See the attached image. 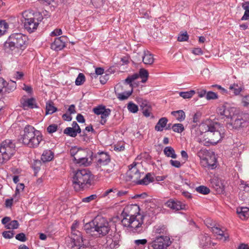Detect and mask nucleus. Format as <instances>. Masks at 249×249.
Masks as SVG:
<instances>
[{
    "instance_id": "nucleus-45",
    "label": "nucleus",
    "mask_w": 249,
    "mask_h": 249,
    "mask_svg": "<svg viewBox=\"0 0 249 249\" xmlns=\"http://www.w3.org/2000/svg\"><path fill=\"white\" fill-rule=\"evenodd\" d=\"M85 75L83 73H80L78 74L77 77L76 78L75 83L76 85L80 86V85H82L84 83V82H85Z\"/></svg>"
},
{
    "instance_id": "nucleus-4",
    "label": "nucleus",
    "mask_w": 249,
    "mask_h": 249,
    "mask_svg": "<svg viewBox=\"0 0 249 249\" xmlns=\"http://www.w3.org/2000/svg\"><path fill=\"white\" fill-rule=\"evenodd\" d=\"M24 29L31 33L36 30L39 22L43 17L39 12H33L32 10L25 11L22 13Z\"/></svg>"
},
{
    "instance_id": "nucleus-41",
    "label": "nucleus",
    "mask_w": 249,
    "mask_h": 249,
    "mask_svg": "<svg viewBox=\"0 0 249 249\" xmlns=\"http://www.w3.org/2000/svg\"><path fill=\"white\" fill-rule=\"evenodd\" d=\"M8 28V24L4 20L0 21V36L3 35Z\"/></svg>"
},
{
    "instance_id": "nucleus-37",
    "label": "nucleus",
    "mask_w": 249,
    "mask_h": 249,
    "mask_svg": "<svg viewBox=\"0 0 249 249\" xmlns=\"http://www.w3.org/2000/svg\"><path fill=\"white\" fill-rule=\"evenodd\" d=\"M148 71L144 69H141L139 71V76L142 78V82L144 83L146 82L148 77Z\"/></svg>"
},
{
    "instance_id": "nucleus-1",
    "label": "nucleus",
    "mask_w": 249,
    "mask_h": 249,
    "mask_svg": "<svg viewBox=\"0 0 249 249\" xmlns=\"http://www.w3.org/2000/svg\"><path fill=\"white\" fill-rule=\"evenodd\" d=\"M137 211H139V207L137 205L126 206L121 213V222L124 226L129 228L133 232L139 233L143 231L144 216Z\"/></svg>"
},
{
    "instance_id": "nucleus-3",
    "label": "nucleus",
    "mask_w": 249,
    "mask_h": 249,
    "mask_svg": "<svg viewBox=\"0 0 249 249\" xmlns=\"http://www.w3.org/2000/svg\"><path fill=\"white\" fill-rule=\"evenodd\" d=\"M84 230L91 235L105 236L110 230L107 221L101 216H96L92 221L84 225Z\"/></svg>"
},
{
    "instance_id": "nucleus-32",
    "label": "nucleus",
    "mask_w": 249,
    "mask_h": 249,
    "mask_svg": "<svg viewBox=\"0 0 249 249\" xmlns=\"http://www.w3.org/2000/svg\"><path fill=\"white\" fill-rule=\"evenodd\" d=\"M171 114L173 115L176 118V119L180 122H181L185 119V114L184 112L182 110L172 111Z\"/></svg>"
},
{
    "instance_id": "nucleus-17",
    "label": "nucleus",
    "mask_w": 249,
    "mask_h": 249,
    "mask_svg": "<svg viewBox=\"0 0 249 249\" xmlns=\"http://www.w3.org/2000/svg\"><path fill=\"white\" fill-rule=\"evenodd\" d=\"M63 38V36L56 38L51 44L52 49L55 51H60L63 49L65 46V41L62 39Z\"/></svg>"
},
{
    "instance_id": "nucleus-44",
    "label": "nucleus",
    "mask_w": 249,
    "mask_h": 249,
    "mask_svg": "<svg viewBox=\"0 0 249 249\" xmlns=\"http://www.w3.org/2000/svg\"><path fill=\"white\" fill-rule=\"evenodd\" d=\"M19 226L18 222L17 220H13L10 221L7 225L5 226L7 229H17Z\"/></svg>"
},
{
    "instance_id": "nucleus-35",
    "label": "nucleus",
    "mask_w": 249,
    "mask_h": 249,
    "mask_svg": "<svg viewBox=\"0 0 249 249\" xmlns=\"http://www.w3.org/2000/svg\"><path fill=\"white\" fill-rule=\"evenodd\" d=\"M132 91L133 90L131 89L127 91L119 93L117 94V98L121 101L126 100L131 95Z\"/></svg>"
},
{
    "instance_id": "nucleus-29",
    "label": "nucleus",
    "mask_w": 249,
    "mask_h": 249,
    "mask_svg": "<svg viewBox=\"0 0 249 249\" xmlns=\"http://www.w3.org/2000/svg\"><path fill=\"white\" fill-rule=\"evenodd\" d=\"M53 158V153L51 150L44 151L41 156V160L43 162L51 161Z\"/></svg>"
},
{
    "instance_id": "nucleus-22",
    "label": "nucleus",
    "mask_w": 249,
    "mask_h": 249,
    "mask_svg": "<svg viewBox=\"0 0 249 249\" xmlns=\"http://www.w3.org/2000/svg\"><path fill=\"white\" fill-rule=\"evenodd\" d=\"M236 213L242 219H247L249 217V208L248 207L237 208Z\"/></svg>"
},
{
    "instance_id": "nucleus-14",
    "label": "nucleus",
    "mask_w": 249,
    "mask_h": 249,
    "mask_svg": "<svg viewBox=\"0 0 249 249\" xmlns=\"http://www.w3.org/2000/svg\"><path fill=\"white\" fill-rule=\"evenodd\" d=\"M95 158L97 164L101 167L106 166L110 162V156L106 152H98Z\"/></svg>"
},
{
    "instance_id": "nucleus-23",
    "label": "nucleus",
    "mask_w": 249,
    "mask_h": 249,
    "mask_svg": "<svg viewBox=\"0 0 249 249\" xmlns=\"http://www.w3.org/2000/svg\"><path fill=\"white\" fill-rule=\"evenodd\" d=\"M142 61L145 65H151L154 62L153 55L150 53L148 51H144L143 55L142 56Z\"/></svg>"
},
{
    "instance_id": "nucleus-46",
    "label": "nucleus",
    "mask_w": 249,
    "mask_h": 249,
    "mask_svg": "<svg viewBox=\"0 0 249 249\" xmlns=\"http://www.w3.org/2000/svg\"><path fill=\"white\" fill-rule=\"evenodd\" d=\"M106 109V107L103 105H99L93 108V112L96 115H101Z\"/></svg>"
},
{
    "instance_id": "nucleus-50",
    "label": "nucleus",
    "mask_w": 249,
    "mask_h": 249,
    "mask_svg": "<svg viewBox=\"0 0 249 249\" xmlns=\"http://www.w3.org/2000/svg\"><path fill=\"white\" fill-rule=\"evenodd\" d=\"M75 162L80 165H83L86 166H88L89 164V163L88 162V159L87 156L82 158Z\"/></svg>"
},
{
    "instance_id": "nucleus-64",
    "label": "nucleus",
    "mask_w": 249,
    "mask_h": 249,
    "mask_svg": "<svg viewBox=\"0 0 249 249\" xmlns=\"http://www.w3.org/2000/svg\"><path fill=\"white\" fill-rule=\"evenodd\" d=\"M170 163L172 165V166L176 168H179L181 166V163L180 161L178 160H170Z\"/></svg>"
},
{
    "instance_id": "nucleus-54",
    "label": "nucleus",
    "mask_w": 249,
    "mask_h": 249,
    "mask_svg": "<svg viewBox=\"0 0 249 249\" xmlns=\"http://www.w3.org/2000/svg\"><path fill=\"white\" fill-rule=\"evenodd\" d=\"M14 235L13 231H4L2 232V235L5 238L10 239L13 237Z\"/></svg>"
},
{
    "instance_id": "nucleus-30",
    "label": "nucleus",
    "mask_w": 249,
    "mask_h": 249,
    "mask_svg": "<svg viewBox=\"0 0 249 249\" xmlns=\"http://www.w3.org/2000/svg\"><path fill=\"white\" fill-rule=\"evenodd\" d=\"M163 152L167 157H171L173 159H176L177 157V155L176 154L174 148L171 146L165 147L163 150Z\"/></svg>"
},
{
    "instance_id": "nucleus-13",
    "label": "nucleus",
    "mask_w": 249,
    "mask_h": 249,
    "mask_svg": "<svg viewBox=\"0 0 249 249\" xmlns=\"http://www.w3.org/2000/svg\"><path fill=\"white\" fill-rule=\"evenodd\" d=\"M231 119L232 122L227 124V127L230 129L239 128L246 121L241 115L232 116Z\"/></svg>"
},
{
    "instance_id": "nucleus-2",
    "label": "nucleus",
    "mask_w": 249,
    "mask_h": 249,
    "mask_svg": "<svg viewBox=\"0 0 249 249\" xmlns=\"http://www.w3.org/2000/svg\"><path fill=\"white\" fill-rule=\"evenodd\" d=\"M204 131L202 134L203 140L198 138L197 141L208 145L217 144L225 136V129L219 123L213 122L209 124H203L200 126V131Z\"/></svg>"
},
{
    "instance_id": "nucleus-33",
    "label": "nucleus",
    "mask_w": 249,
    "mask_h": 249,
    "mask_svg": "<svg viewBox=\"0 0 249 249\" xmlns=\"http://www.w3.org/2000/svg\"><path fill=\"white\" fill-rule=\"evenodd\" d=\"M80 133V132L74 129L73 128H71V127H67L64 130V134L71 137H75L77 134Z\"/></svg>"
},
{
    "instance_id": "nucleus-56",
    "label": "nucleus",
    "mask_w": 249,
    "mask_h": 249,
    "mask_svg": "<svg viewBox=\"0 0 249 249\" xmlns=\"http://www.w3.org/2000/svg\"><path fill=\"white\" fill-rule=\"evenodd\" d=\"M97 198L96 195H91L88 197L83 198L82 199V202L85 203H89L90 201L95 199Z\"/></svg>"
},
{
    "instance_id": "nucleus-38",
    "label": "nucleus",
    "mask_w": 249,
    "mask_h": 249,
    "mask_svg": "<svg viewBox=\"0 0 249 249\" xmlns=\"http://www.w3.org/2000/svg\"><path fill=\"white\" fill-rule=\"evenodd\" d=\"M196 190L199 193L202 194L203 195H207L210 192L209 188H208V187H207L205 186H203V185H201V186H199L196 187Z\"/></svg>"
},
{
    "instance_id": "nucleus-25",
    "label": "nucleus",
    "mask_w": 249,
    "mask_h": 249,
    "mask_svg": "<svg viewBox=\"0 0 249 249\" xmlns=\"http://www.w3.org/2000/svg\"><path fill=\"white\" fill-rule=\"evenodd\" d=\"M230 110L231 109L230 108L222 106L218 108L217 112L220 115L225 116L227 118H231L232 115Z\"/></svg>"
},
{
    "instance_id": "nucleus-60",
    "label": "nucleus",
    "mask_w": 249,
    "mask_h": 249,
    "mask_svg": "<svg viewBox=\"0 0 249 249\" xmlns=\"http://www.w3.org/2000/svg\"><path fill=\"white\" fill-rule=\"evenodd\" d=\"M147 242L146 239H137L134 241V243L136 245L139 246L140 245L144 246Z\"/></svg>"
},
{
    "instance_id": "nucleus-57",
    "label": "nucleus",
    "mask_w": 249,
    "mask_h": 249,
    "mask_svg": "<svg viewBox=\"0 0 249 249\" xmlns=\"http://www.w3.org/2000/svg\"><path fill=\"white\" fill-rule=\"evenodd\" d=\"M16 239L21 242H25L27 240L25 234L22 232L17 234Z\"/></svg>"
},
{
    "instance_id": "nucleus-7",
    "label": "nucleus",
    "mask_w": 249,
    "mask_h": 249,
    "mask_svg": "<svg viewBox=\"0 0 249 249\" xmlns=\"http://www.w3.org/2000/svg\"><path fill=\"white\" fill-rule=\"evenodd\" d=\"M171 244L170 238L168 236L159 235L155 237L151 242L149 243V248L153 249H165Z\"/></svg>"
},
{
    "instance_id": "nucleus-59",
    "label": "nucleus",
    "mask_w": 249,
    "mask_h": 249,
    "mask_svg": "<svg viewBox=\"0 0 249 249\" xmlns=\"http://www.w3.org/2000/svg\"><path fill=\"white\" fill-rule=\"evenodd\" d=\"M205 223L208 228H210L211 230L216 225V223L213 222L210 219H207L205 221Z\"/></svg>"
},
{
    "instance_id": "nucleus-8",
    "label": "nucleus",
    "mask_w": 249,
    "mask_h": 249,
    "mask_svg": "<svg viewBox=\"0 0 249 249\" xmlns=\"http://www.w3.org/2000/svg\"><path fill=\"white\" fill-rule=\"evenodd\" d=\"M138 164L133 162L130 165L129 170L126 173V180L135 183H137L141 177V173L140 172L137 167Z\"/></svg>"
},
{
    "instance_id": "nucleus-12",
    "label": "nucleus",
    "mask_w": 249,
    "mask_h": 249,
    "mask_svg": "<svg viewBox=\"0 0 249 249\" xmlns=\"http://www.w3.org/2000/svg\"><path fill=\"white\" fill-rule=\"evenodd\" d=\"M42 141V136L40 131H37L36 134L32 136L28 141L24 144L30 148H36L38 146L40 142Z\"/></svg>"
},
{
    "instance_id": "nucleus-34",
    "label": "nucleus",
    "mask_w": 249,
    "mask_h": 249,
    "mask_svg": "<svg viewBox=\"0 0 249 249\" xmlns=\"http://www.w3.org/2000/svg\"><path fill=\"white\" fill-rule=\"evenodd\" d=\"M178 93L179 96L183 99H189L195 95L196 92L194 90H191L187 91H180Z\"/></svg>"
},
{
    "instance_id": "nucleus-58",
    "label": "nucleus",
    "mask_w": 249,
    "mask_h": 249,
    "mask_svg": "<svg viewBox=\"0 0 249 249\" xmlns=\"http://www.w3.org/2000/svg\"><path fill=\"white\" fill-rule=\"evenodd\" d=\"M41 162L40 161L36 160L33 164V168L35 171V173H36L40 170Z\"/></svg>"
},
{
    "instance_id": "nucleus-36",
    "label": "nucleus",
    "mask_w": 249,
    "mask_h": 249,
    "mask_svg": "<svg viewBox=\"0 0 249 249\" xmlns=\"http://www.w3.org/2000/svg\"><path fill=\"white\" fill-rule=\"evenodd\" d=\"M111 113V110L109 108H106L104 112L101 114L100 123L104 124L107 122V118L109 116Z\"/></svg>"
},
{
    "instance_id": "nucleus-39",
    "label": "nucleus",
    "mask_w": 249,
    "mask_h": 249,
    "mask_svg": "<svg viewBox=\"0 0 249 249\" xmlns=\"http://www.w3.org/2000/svg\"><path fill=\"white\" fill-rule=\"evenodd\" d=\"M211 231L215 234L221 236H224V231L220 228L219 225L217 224H216V226L213 227Z\"/></svg>"
},
{
    "instance_id": "nucleus-61",
    "label": "nucleus",
    "mask_w": 249,
    "mask_h": 249,
    "mask_svg": "<svg viewBox=\"0 0 249 249\" xmlns=\"http://www.w3.org/2000/svg\"><path fill=\"white\" fill-rule=\"evenodd\" d=\"M241 188H243L244 191L246 192H249V182H244L243 181L241 182Z\"/></svg>"
},
{
    "instance_id": "nucleus-40",
    "label": "nucleus",
    "mask_w": 249,
    "mask_h": 249,
    "mask_svg": "<svg viewBox=\"0 0 249 249\" xmlns=\"http://www.w3.org/2000/svg\"><path fill=\"white\" fill-rule=\"evenodd\" d=\"M127 109L129 112L135 113L138 111V107L132 102H130L127 104Z\"/></svg>"
},
{
    "instance_id": "nucleus-15",
    "label": "nucleus",
    "mask_w": 249,
    "mask_h": 249,
    "mask_svg": "<svg viewBox=\"0 0 249 249\" xmlns=\"http://www.w3.org/2000/svg\"><path fill=\"white\" fill-rule=\"evenodd\" d=\"M138 77L139 75L137 73H135L131 76H129L125 80H123L121 83L117 84L116 86L115 89H117V91H119L120 89H122L123 87L128 86L130 89H132V82Z\"/></svg>"
},
{
    "instance_id": "nucleus-18",
    "label": "nucleus",
    "mask_w": 249,
    "mask_h": 249,
    "mask_svg": "<svg viewBox=\"0 0 249 249\" xmlns=\"http://www.w3.org/2000/svg\"><path fill=\"white\" fill-rule=\"evenodd\" d=\"M153 235L157 237L159 235L167 236V230L165 226L163 225L155 226L153 230Z\"/></svg>"
},
{
    "instance_id": "nucleus-52",
    "label": "nucleus",
    "mask_w": 249,
    "mask_h": 249,
    "mask_svg": "<svg viewBox=\"0 0 249 249\" xmlns=\"http://www.w3.org/2000/svg\"><path fill=\"white\" fill-rule=\"evenodd\" d=\"M189 38V36L186 32L180 34L178 38V41H187Z\"/></svg>"
},
{
    "instance_id": "nucleus-24",
    "label": "nucleus",
    "mask_w": 249,
    "mask_h": 249,
    "mask_svg": "<svg viewBox=\"0 0 249 249\" xmlns=\"http://www.w3.org/2000/svg\"><path fill=\"white\" fill-rule=\"evenodd\" d=\"M199 244L202 248H207L211 245L210 237L208 234H201L199 236Z\"/></svg>"
},
{
    "instance_id": "nucleus-16",
    "label": "nucleus",
    "mask_w": 249,
    "mask_h": 249,
    "mask_svg": "<svg viewBox=\"0 0 249 249\" xmlns=\"http://www.w3.org/2000/svg\"><path fill=\"white\" fill-rule=\"evenodd\" d=\"M165 205L175 211L183 210L185 207V205L182 204L180 201L172 199H170L168 200L165 203Z\"/></svg>"
},
{
    "instance_id": "nucleus-21",
    "label": "nucleus",
    "mask_w": 249,
    "mask_h": 249,
    "mask_svg": "<svg viewBox=\"0 0 249 249\" xmlns=\"http://www.w3.org/2000/svg\"><path fill=\"white\" fill-rule=\"evenodd\" d=\"M209 152L205 149H201L197 152V156L201 160L204 161H206L208 166H213V163L211 164L208 161Z\"/></svg>"
},
{
    "instance_id": "nucleus-11",
    "label": "nucleus",
    "mask_w": 249,
    "mask_h": 249,
    "mask_svg": "<svg viewBox=\"0 0 249 249\" xmlns=\"http://www.w3.org/2000/svg\"><path fill=\"white\" fill-rule=\"evenodd\" d=\"M1 148H3L5 153H7L10 157L13 156L16 152L15 144L11 140H6L2 142L0 145Z\"/></svg>"
},
{
    "instance_id": "nucleus-5",
    "label": "nucleus",
    "mask_w": 249,
    "mask_h": 249,
    "mask_svg": "<svg viewBox=\"0 0 249 249\" xmlns=\"http://www.w3.org/2000/svg\"><path fill=\"white\" fill-rule=\"evenodd\" d=\"M91 172L86 169L78 170L73 177V185L75 191H79L90 185Z\"/></svg>"
},
{
    "instance_id": "nucleus-10",
    "label": "nucleus",
    "mask_w": 249,
    "mask_h": 249,
    "mask_svg": "<svg viewBox=\"0 0 249 249\" xmlns=\"http://www.w3.org/2000/svg\"><path fill=\"white\" fill-rule=\"evenodd\" d=\"M38 131L34 127L30 125H27L23 129V133L21 134L22 142L24 144L29 139Z\"/></svg>"
},
{
    "instance_id": "nucleus-6",
    "label": "nucleus",
    "mask_w": 249,
    "mask_h": 249,
    "mask_svg": "<svg viewBox=\"0 0 249 249\" xmlns=\"http://www.w3.org/2000/svg\"><path fill=\"white\" fill-rule=\"evenodd\" d=\"M27 37L21 34H16L11 35L5 45L11 50L15 48L23 49L25 48Z\"/></svg>"
},
{
    "instance_id": "nucleus-49",
    "label": "nucleus",
    "mask_w": 249,
    "mask_h": 249,
    "mask_svg": "<svg viewBox=\"0 0 249 249\" xmlns=\"http://www.w3.org/2000/svg\"><path fill=\"white\" fill-rule=\"evenodd\" d=\"M80 149L81 148L78 147L77 146H74L71 148L70 150V153L71 156L73 158V159L77 155L78 152H79Z\"/></svg>"
},
{
    "instance_id": "nucleus-9",
    "label": "nucleus",
    "mask_w": 249,
    "mask_h": 249,
    "mask_svg": "<svg viewBox=\"0 0 249 249\" xmlns=\"http://www.w3.org/2000/svg\"><path fill=\"white\" fill-rule=\"evenodd\" d=\"M143 115L146 117H150L152 115V107L149 101L142 98H139L137 100Z\"/></svg>"
},
{
    "instance_id": "nucleus-43",
    "label": "nucleus",
    "mask_w": 249,
    "mask_h": 249,
    "mask_svg": "<svg viewBox=\"0 0 249 249\" xmlns=\"http://www.w3.org/2000/svg\"><path fill=\"white\" fill-rule=\"evenodd\" d=\"M119 241L116 240H113L111 238L108 239L107 241V246L110 249L116 248L118 246Z\"/></svg>"
},
{
    "instance_id": "nucleus-55",
    "label": "nucleus",
    "mask_w": 249,
    "mask_h": 249,
    "mask_svg": "<svg viewBox=\"0 0 249 249\" xmlns=\"http://www.w3.org/2000/svg\"><path fill=\"white\" fill-rule=\"evenodd\" d=\"M57 129V125L56 124H52L47 128V132L49 133H53L55 132Z\"/></svg>"
},
{
    "instance_id": "nucleus-48",
    "label": "nucleus",
    "mask_w": 249,
    "mask_h": 249,
    "mask_svg": "<svg viewBox=\"0 0 249 249\" xmlns=\"http://www.w3.org/2000/svg\"><path fill=\"white\" fill-rule=\"evenodd\" d=\"M230 89L233 91L235 95H238L242 90L241 87L237 84H233L230 86Z\"/></svg>"
},
{
    "instance_id": "nucleus-27",
    "label": "nucleus",
    "mask_w": 249,
    "mask_h": 249,
    "mask_svg": "<svg viewBox=\"0 0 249 249\" xmlns=\"http://www.w3.org/2000/svg\"><path fill=\"white\" fill-rule=\"evenodd\" d=\"M16 87L17 84L16 82L11 80L8 83L6 82V84L3 89L4 94L13 91L16 89Z\"/></svg>"
},
{
    "instance_id": "nucleus-42",
    "label": "nucleus",
    "mask_w": 249,
    "mask_h": 249,
    "mask_svg": "<svg viewBox=\"0 0 249 249\" xmlns=\"http://www.w3.org/2000/svg\"><path fill=\"white\" fill-rule=\"evenodd\" d=\"M85 156H87V151L85 149L81 148L79 152H78L77 155L75 156L73 160L75 161V162H76L80 159Z\"/></svg>"
},
{
    "instance_id": "nucleus-31",
    "label": "nucleus",
    "mask_w": 249,
    "mask_h": 249,
    "mask_svg": "<svg viewBox=\"0 0 249 249\" xmlns=\"http://www.w3.org/2000/svg\"><path fill=\"white\" fill-rule=\"evenodd\" d=\"M57 110V108L54 107L53 103L51 102H48L46 105V114H52Z\"/></svg>"
},
{
    "instance_id": "nucleus-53",
    "label": "nucleus",
    "mask_w": 249,
    "mask_h": 249,
    "mask_svg": "<svg viewBox=\"0 0 249 249\" xmlns=\"http://www.w3.org/2000/svg\"><path fill=\"white\" fill-rule=\"evenodd\" d=\"M218 98V96L215 92L213 91H209L207 92L206 98L207 100L216 99Z\"/></svg>"
},
{
    "instance_id": "nucleus-26",
    "label": "nucleus",
    "mask_w": 249,
    "mask_h": 249,
    "mask_svg": "<svg viewBox=\"0 0 249 249\" xmlns=\"http://www.w3.org/2000/svg\"><path fill=\"white\" fill-rule=\"evenodd\" d=\"M154 180V177L152 175L151 173H147L142 179H139L137 184L146 185L150 182H153Z\"/></svg>"
},
{
    "instance_id": "nucleus-63",
    "label": "nucleus",
    "mask_w": 249,
    "mask_h": 249,
    "mask_svg": "<svg viewBox=\"0 0 249 249\" xmlns=\"http://www.w3.org/2000/svg\"><path fill=\"white\" fill-rule=\"evenodd\" d=\"M24 188V185L23 183H19L18 184L16 189V193L15 196H17L19 195V192L20 190H23Z\"/></svg>"
},
{
    "instance_id": "nucleus-62",
    "label": "nucleus",
    "mask_w": 249,
    "mask_h": 249,
    "mask_svg": "<svg viewBox=\"0 0 249 249\" xmlns=\"http://www.w3.org/2000/svg\"><path fill=\"white\" fill-rule=\"evenodd\" d=\"M109 79V75L107 74H106L100 77V81L102 84H105L106 83L107 81Z\"/></svg>"
},
{
    "instance_id": "nucleus-51",
    "label": "nucleus",
    "mask_w": 249,
    "mask_h": 249,
    "mask_svg": "<svg viewBox=\"0 0 249 249\" xmlns=\"http://www.w3.org/2000/svg\"><path fill=\"white\" fill-rule=\"evenodd\" d=\"M92 4L96 8H100L103 5L105 0H91Z\"/></svg>"
},
{
    "instance_id": "nucleus-20",
    "label": "nucleus",
    "mask_w": 249,
    "mask_h": 249,
    "mask_svg": "<svg viewBox=\"0 0 249 249\" xmlns=\"http://www.w3.org/2000/svg\"><path fill=\"white\" fill-rule=\"evenodd\" d=\"M22 107L24 109H27L28 108H34L37 107L34 98H31L21 102Z\"/></svg>"
},
{
    "instance_id": "nucleus-47",
    "label": "nucleus",
    "mask_w": 249,
    "mask_h": 249,
    "mask_svg": "<svg viewBox=\"0 0 249 249\" xmlns=\"http://www.w3.org/2000/svg\"><path fill=\"white\" fill-rule=\"evenodd\" d=\"M172 128L173 131L178 133L182 132L184 128L183 125L181 124H175L172 126Z\"/></svg>"
},
{
    "instance_id": "nucleus-28",
    "label": "nucleus",
    "mask_w": 249,
    "mask_h": 249,
    "mask_svg": "<svg viewBox=\"0 0 249 249\" xmlns=\"http://www.w3.org/2000/svg\"><path fill=\"white\" fill-rule=\"evenodd\" d=\"M168 120L165 117L160 118L155 127V129L158 131H162L166 126Z\"/></svg>"
},
{
    "instance_id": "nucleus-19",
    "label": "nucleus",
    "mask_w": 249,
    "mask_h": 249,
    "mask_svg": "<svg viewBox=\"0 0 249 249\" xmlns=\"http://www.w3.org/2000/svg\"><path fill=\"white\" fill-rule=\"evenodd\" d=\"M111 193H114L115 194V195H112V197H118L125 196L127 194L128 192L124 190L119 191L117 188H114L107 190L104 193V196H107Z\"/></svg>"
}]
</instances>
